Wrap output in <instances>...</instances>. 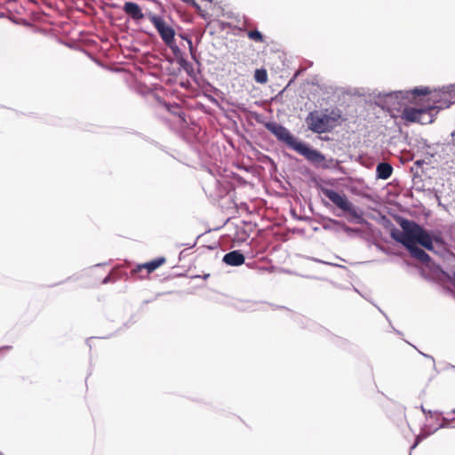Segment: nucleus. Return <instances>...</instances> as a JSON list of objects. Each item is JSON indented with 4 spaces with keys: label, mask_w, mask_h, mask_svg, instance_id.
I'll use <instances>...</instances> for the list:
<instances>
[{
    "label": "nucleus",
    "mask_w": 455,
    "mask_h": 455,
    "mask_svg": "<svg viewBox=\"0 0 455 455\" xmlns=\"http://www.w3.org/2000/svg\"><path fill=\"white\" fill-rule=\"evenodd\" d=\"M418 96H427V101L435 108V114L440 109L448 108L455 103V84L442 88L429 90L428 87H416L410 91H397L387 93L384 98L388 111L399 110L405 101H412Z\"/></svg>",
    "instance_id": "f257e3e1"
},
{
    "label": "nucleus",
    "mask_w": 455,
    "mask_h": 455,
    "mask_svg": "<svg viewBox=\"0 0 455 455\" xmlns=\"http://www.w3.org/2000/svg\"><path fill=\"white\" fill-rule=\"evenodd\" d=\"M264 126L280 142L285 144L291 149L303 156L311 164L327 167L325 156L318 150L307 146L306 143L299 140L283 125L275 122H267Z\"/></svg>",
    "instance_id": "f03ea898"
},
{
    "label": "nucleus",
    "mask_w": 455,
    "mask_h": 455,
    "mask_svg": "<svg viewBox=\"0 0 455 455\" xmlns=\"http://www.w3.org/2000/svg\"><path fill=\"white\" fill-rule=\"evenodd\" d=\"M402 230L394 228L391 230V236H400L403 239H410L414 243H419L429 251L436 252L435 243L442 245L443 240L438 236H432L429 232L414 221L402 220L400 222Z\"/></svg>",
    "instance_id": "7ed1b4c3"
},
{
    "label": "nucleus",
    "mask_w": 455,
    "mask_h": 455,
    "mask_svg": "<svg viewBox=\"0 0 455 455\" xmlns=\"http://www.w3.org/2000/svg\"><path fill=\"white\" fill-rule=\"evenodd\" d=\"M336 122V116L317 111L310 112L306 118L308 129L315 133L330 132L335 126Z\"/></svg>",
    "instance_id": "20e7f679"
},
{
    "label": "nucleus",
    "mask_w": 455,
    "mask_h": 455,
    "mask_svg": "<svg viewBox=\"0 0 455 455\" xmlns=\"http://www.w3.org/2000/svg\"><path fill=\"white\" fill-rule=\"evenodd\" d=\"M434 110L435 108L429 102L421 108L406 107L403 109L401 117L406 122L428 124L434 121Z\"/></svg>",
    "instance_id": "39448f33"
},
{
    "label": "nucleus",
    "mask_w": 455,
    "mask_h": 455,
    "mask_svg": "<svg viewBox=\"0 0 455 455\" xmlns=\"http://www.w3.org/2000/svg\"><path fill=\"white\" fill-rule=\"evenodd\" d=\"M321 191L337 207L352 215H355L356 212L352 203L347 198V196L344 194H339L335 190L327 188H322Z\"/></svg>",
    "instance_id": "423d86ee"
},
{
    "label": "nucleus",
    "mask_w": 455,
    "mask_h": 455,
    "mask_svg": "<svg viewBox=\"0 0 455 455\" xmlns=\"http://www.w3.org/2000/svg\"><path fill=\"white\" fill-rule=\"evenodd\" d=\"M321 191L337 207L352 215H355L356 212L352 203L347 198V196L344 194H339L335 190L327 188H322Z\"/></svg>",
    "instance_id": "0eeeda50"
},
{
    "label": "nucleus",
    "mask_w": 455,
    "mask_h": 455,
    "mask_svg": "<svg viewBox=\"0 0 455 455\" xmlns=\"http://www.w3.org/2000/svg\"><path fill=\"white\" fill-rule=\"evenodd\" d=\"M149 20L151 23L154 25V27L156 28L162 40L167 45L172 46V44L174 42V29L171 26L167 25L164 19L160 16L152 15Z\"/></svg>",
    "instance_id": "6e6552de"
},
{
    "label": "nucleus",
    "mask_w": 455,
    "mask_h": 455,
    "mask_svg": "<svg viewBox=\"0 0 455 455\" xmlns=\"http://www.w3.org/2000/svg\"><path fill=\"white\" fill-rule=\"evenodd\" d=\"M394 240L396 242L402 243L407 250L410 251L411 255L417 259L419 261L422 263H428L430 261L429 255L422 249L417 246L416 243H414L410 239H403L400 236H391Z\"/></svg>",
    "instance_id": "1a4fd4ad"
},
{
    "label": "nucleus",
    "mask_w": 455,
    "mask_h": 455,
    "mask_svg": "<svg viewBox=\"0 0 455 455\" xmlns=\"http://www.w3.org/2000/svg\"><path fill=\"white\" fill-rule=\"evenodd\" d=\"M123 10L133 20H140L144 18L141 8L134 2L124 3Z\"/></svg>",
    "instance_id": "9d476101"
},
{
    "label": "nucleus",
    "mask_w": 455,
    "mask_h": 455,
    "mask_svg": "<svg viewBox=\"0 0 455 455\" xmlns=\"http://www.w3.org/2000/svg\"><path fill=\"white\" fill-rule=\"evenodd\" d=\"M244 256L240 251H232L228 252L223 257V262L228 266L238 267L244 263Z\"/></svg>",
    "instance_id": "9b49d317"
},
{
    "label": "nucleus",
    "mask_w": 455,
    "mask_h": 455,
    "mask_svg": "<svg viewBox=\"0 0 455 455\" xmlns=\"http://www.w3.org/2000/svg\"><path fill=\"white\" fill-rule=\"evenodd\" d=\"M393 172V167L387 163H379L376 167V175L378 179L387 180Z\"/></svg>",
    "instance_id": "f8f14e48"
},
{
    "label": "nucleus",
    "mask_w": 455,
    "mask_h": 455,
    "mask_svg": "<svg viewBox=\"0 0 455 455\" xmlns=\"http://www.w3.org/2000/svg\"><path fill=\"white\" fill-rule=\"evenodd\" d=\"M165 262V259L164 257H160L157 259H155L149 262L145 263L142 267H145L148 269V272H153L156 268H158L160 266H162Z\"/></svg>",
    "instance_id": "ddd939ff"
},
{
    "label": "nucleus",
    "mask_w": 455,
    "mask_h": 455,
    "mask_svg": "<svg viewBox=\"0 0 455 455\" xmlns=\"http://www.w3.org/2000/svg\"><path fill=\"white\" fill-rule=\"evenodd\" d=\"M254 79L256 82L259 84H265L267 81V71L263 68L256 69L254 74Z\"/></svg>",
    "instance_id": "4468645a"
},
{
    "label": "nucleus",
    "mask_w": 455,
    "mask_h": 455,
    "mask_svg": "<svg viewBox=\"0 0 455 455\" xmlns=\"http://www.w3.org/2000/svg\"><path fill=\"white\" fill-rule=\"evenodd\" d=\"M247 36L255 42L262 43L264 41L262 34L258 30H251L247 33Z\"/></svg>",
    "instance_id": "2eb2a0df"
},
{
    "label": "nucleus",
    "mask_w": 455,
    "mask_h": 455,
    "mask_svg": "<svg viewBox=\"0 0 455 455\" xmlns=\"http://www.w3.org/2000/svg\"><path fill=\"white\" fill-rule=\"evenodd\" d=\"M180 65L183 67V68L187 71V73L192 76L194 70L191 64L187 62L186 60H181Z\"/></svg>",
    "instance_id": "dca6fc26"
},
{
    "label": "nucleus",
    "mask_w": 455,
    "mask_h": 455,
    "mask_svg": "<svg viewBox=\"0 0 455 455\" xmlns=\"http://www.w3.org/2000/svg\"><path fill=\"white\" fill-rule=\"evenodd\" d=\"M427 436V435H423V434H419L417 437H416V441L415 443L412 444V446L411 447V449H415L418 444L424 439Z\"/></svg>",
    "instance_id": "f3484780"
},
{
    "label": "nucleus",
    "mask_w": 455,
    "mask_h": 455,
    "mask_svg": "<svg viewBox=\"0 0 455 455\" xmlns=\"http://www.w3.org/2000/svg\"><path fill=\"white\" fill-rule=\"evenodd\" d=\"M187 42H188V49H189V52H190L191 57H192L194 60H196L195 50H194V46H193L192 40H191V39H189V38H187Z\"/></svg>",
    "instance_id": "a211bd4d"
},
{
    "label": "nucleus",
    "mask_w": 455,
    "mask_h": 455,
    "mask_svg": "<svg viewBox=\"0 0 455 455\" xmlns=\"http://www.w3.org/2000/svg\"><path fill=\"white\" fill-rule=\"evenodd\" d=\"M419 353H420L423 356H425V357H427V358L431 359V361L433 362V363H435V360H434V358H433L431 355H427V354H424V353H422V352H419Z\"/></svg>",
    "instance_id": "6ab92c4d"
},
{
    "label": "nucleus",
    "mask_w": 455,
    "mask_h": 455,
    "mask_svg": "<svg viewBox=\"0 0 455 455\" xmlns=\"http://www.w3.org/2000/svg\"><path fill=\"white\" fill-rule=\"evenodd\" d=\"M110 279H111L110 275H108V276H106V277L103 279L102 283H108V282H110Z\"/></svg>",
    "instance_id": "aec40b11"
},
{
    "label": "nucleus",
    "mask_w": 455,
    "mask_h": 455,
    "mask_svg": "<svg viewBox=\"0 0 455 455\" xmlns=\"http://www.w3.org/2000/svg\"><path fill=\"white\" fill-rule=\"evenodd\" d=\"M11 348L10 346H4L0 347V350H9Z\"/></svg>",
    "instance_id": "412c9836"
},
{
    "label": "nucleus",
    "mask_w": 455,
    "mask_h": 455,
    "mask_svg": "<svg viewBox=\"0 0 455 455\" xmlns=\"http://www.w3.org/2000/svg\"><path fill=\"white\" fill-rule=\"evenodd\" d=\"M315 262H320V263H323V264H329L328 262H325V261H323V260H320V259H312Z\"/></svg>",
    "instance_id": "4be33fe9"
},
{
    "label": "nucleus",
    "mask_w": 455,
    "mask_h": 455,
    "mask_svg": "<svg viewBox=\"0 0 455 455\" xmlns=\"http://www.w3.org/2000/svg\"><path fill=\"white\" fill-rule=\"evenodd\" d=\"M453 281H454V285H455V270H454V273H453Z\"/></svg>",
    "instance_id": "5701e85b"
},
{
    "label": "nucleus",
    "mask_w": 455,
    "mask_h": 455,
    "mask_svg": "<svg viewBox=\"0 0 455 455\" xmlns=\"http://www.w3.org/2000/svg\"><path fill=\"white\" fill-rule=\"evenodd\" d=\"M421 410L424 413H427L426 410L423 407H421Z\"/></svg>",
    "instance_id": "b1692460"
},
{
    "label": "nucleus",
    "mask_w": 455,
    "mask_h": 455,
    "mask_svg": "<svg viewBox=\"0 0 455 455\" xmlns=\"http://www.w3.org/2000/svg\"><path fill=\"white\" fill-rule=\"evenodd\" d=\"M451 136H452V137H455V132H453L451 133Z\"/></svg>",
    "instance_id": "393cba45"
},
{
    "label": "nucleus",
    "mask_w": 455,
    "mask_h": 455,
    "mask_svg": "<svg viewBox=\"0 0 455 455\" xmlns=\"http://www.w3.org/2000/svg\"><path fill=\"white\" fill-rule=\"evenodd\" d=\"M0 455H3V453H2V452H0Z\"/></svg>",
    "instance_id": "a878e982"
},
{
    "label": "nucleus",
    "mask_w": 455,
    "mask_h": 455,
    "mask_svg": "<svg viewBox=\"0 0 455 455\" xmlns=\"http://www.w3.org/2000/svg\"><path fill=\"white\" fill-rule=\"evenodd\" d=\"M453 412H455V410L453 411Z\"/></svg>",
    "instance_id": "bb28decb"
}]
</instances>
